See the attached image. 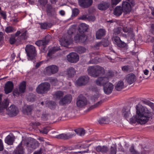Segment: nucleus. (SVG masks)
<instances>
[{
	"instance_id": "1",
	"label": "nucleus",
	"mask_w": 154,
	"mask_h": 154,
	"mask_svg": "<svg viewBox=\"0 0 154 154\" xmlns=\"http://www.w3.org/2000/svg\"><path fill=\"white\" fill-rule=\"evenodd\" d=\"M136 109L137 115L133 116L130 119L132 123H135L137 122L141 125L144 124L152 116V113L144 107H139L137 105Z\"/></svg>"
},
{
	"instance_id": "2",
	"label": "nucleus",
	"mask_w": 154,
	"mask_h": 154,
	"mask_svg": "<svg viewBox=\"0 0 154 154\" xmlns=\"http://www.w3.org/2000/svg\"><path fill=\"white\" fill-rule=\"evenodd\" d=\"M87 71L89 75L94 77L105 73L103 68L98 65L90 66L88 67Z\"/></svg>"
},
{
	"instance_id": "3",
	"label": "nucleus",
	"mask_w": 154,
	"mask_h": 154,
	"mask_svg": "<svg viewBox=\"0 0 154 154\" xmlns=\"http://www.w3.org/2000/svg\"><path fill=\"white\" fill-rule=\"evenodd\" d=\"M51 88V85L48 82H44L41 83L37 87V92L40 94L47 93Z\"/></svg>"
},
{
	"instance_id": "4",
	"label": "nucleus",
	"mask_w": 154,
	"mask_h": 154,
	"mask_svg": "<svg viewBox=\"0 0 154 154\" xmlns=\"http://www.w3.org/2000/svg\"><path fill=\"white\" fill-rule=\"evenodd\" d=\"M25 51L27 56L31 60H33L36 55L35 48L32 45H27L26 47Z\"/></svg>"
},
{
	"instance_id": "5",
	"label": "nucleus",
	"mask_w": 154,
	"mask_h": 154,
	"mask_svg": "<svg viewBox=\"0 0 154 154\" xmlns=\"http://www.w3.org/2000/svg\"><path fill=\"white\" fill-rule=\"evenodd\" d=\"M45 6V10L47 15L56 18V12L55 8L53 7L50 3L47 4Z\"/></svg>"
},
{
	"instance_id": "6",
	"label": "nucleus",
	"mask_w": 154,
	"mask_h": 154,
	"mask_svg": "<svg viewBox=\"0 0 154 154\" xmlns=\"http://www.w3.org/2000/svg\"><path fill=\"white\" fill-rule=\"evenodd\" d=\"M75 135V134L74 132H69L57 135L56 137L59 139L67 140L72 138Z\"/></svg>"
},
{
	"instance_id": "7",
	"label": "nucleus",
	"mask_w": 154,
	"mask_h": 154,
	"mask_svg": "<svg viewBox=\"0 0 154 154\" xmlns=\"http://www.w3.org/2000/svg\"><path fill=\"white\" fill-rule=\"evenodd\" d=\"M112 39L115 44L117 45L119 47L122 48H125L126 51L128 49L127 44L124 42L121 41L120 38L119 36H114Z\"/></svg>"
},
{
	"instance_id": "8",
	"label": "nucleus",
	"mask_w": 154,
	"mask_h": 154,
	"mask_svg": "<svg viewBox=\"0 0 154 154\" xmlns=\"http://www.w3.org/2000/svg\"><path fill=\"white\" fill-rule=\"evenodd\" d=\"M28 149H35L38 147L39 145V142L36 140L31 138L30 140L25 143Z\"/></svg>"
},
{
	"instance_id": "9",
	"label": "nucleus",
	"mask_w": 154,
	"mask_h": 154,
	"mask_svg": "<svg viewBox=\"0 0 154 154\" xmlns=\"http://www.w3.org/2000/svg\"><path fill=\"white\" fill-rule=\"evenodd\" d=\"M72 100V97L70 94H67L62 98L59 102L61 106H65L70 103Z\"/></svg>"
},
{
	"instance_id": "10",
	"label": "nucleus",
	"mask_w": 154,
	"mask_h": 154,
	"mask_svg": "<svg viewBox=\"0 0 154 154\" xmlns=\"http://www.w3.org/2000/svg\"><path fill=\"white\" fill-rule=\"evenodd\" d=\"M87 104V101L85 97L82 94H80L77 98V106L79 107H82L85 106Z\"/></svg>"
},
{
	"instance_id": "11",
	"label": "nucleus",
	"mask_w": 154,
	"mask_h": 154,
	"mask_svg": "<svg viewBox=\"0 0 154 154\" xmlns=\"http://www.w3.org/2000/svg\"><path fill=\"white\" fill-rule=\"evenodd\" d=\"M45 69L46 73L48 75H51L58 72V67L55 65H52L46 67Z\"/></svg>"
},
{
	"instance_id": "12",
	"label": "nucleus",
	"mask_w": 154,
	"mask_h": 154,
	"mask_svg": "<svg viewBox=\"0 0 154 154\" xmlns=\"http://www.w3.org/2000/svg\"><path fill=\"white\" fill-rule=\"evenodd\" d=\"M67 60L71 63H76L79 59V55L75 53L72 52L67 56Z\"/></svg>"
},
{
	"instance_id": "13",
	"label": "nucleus",
	"mask_w": 154,
	"mask_h": 154,
	"mask_svg": "<svg viewBox=\"0 0 154 154\" xmlns=\"http://www.w3.org/2000/svg\"><path fill=\"white\" fill-rule=\"evenodd\" d=\"M109 78L108 76L99 77L96 81V84L99 86H104L108 83Z\"/></svg>"
},
{
	"instance_id": "14",
	"label": "nucleus",
	"mask_w": 154,
	"mask_h": 154,
	"mask_svg": "<svg viewBox=\"0 0 154 154\" xmlns=\"http://www.w3.org/2000/svg\"><path fill=\"white\" fill-rule=\"evenodd\" d=\"M124 13L126 14H129L132 9L131 5L130 3L127 1H123L122 3V7H121Z\"/></svg>"
},
{
	"instance_id": "15",
	"label": "nucleus",
	"mask_w": 154,
	"mask_h": 154,
	"mask_svg": "<svg viewBox=\"0 0 154 154\" xmlns=\"http://www.w3.org/2000/svg\"><path fill=\"white\" fill-rule=\"evenodd\" d=\"M89 79L86 75L80 77L76 81V84L79 86L85 85L88 82Z\"/></svg>"
},
{
	"instance_id": "16",
	"label": "nucleus",
	"mask_w": 154,
	"mask_h": 154,
	"mask_svg": "<svg viewBox=\"0 0 154 154\" xmlns=\"http://www.w3.org/2000/svg\"><path fill=\"white\" fill-rule=\"evenodd\" d=\"M74 38V40L76 43H83L87 39V37L85 35L82 33L77 34Z\"/></svg>"
},
{
	"instance_id": "17",
	"label": "nucleus",
	"mask_w": 154,
	"mask_h": 154,
	"mask_svg": "<svg viewBox=\"0 0 154 154\" xmlns=\"http://www.w3.org/2000/svg\"><path fill=\"white\" fill-rule=\"evenodd\" d=\"M79 5L83 8H87L93 3V0H79Z\"/></svg>"
},
{
	"instance_id": "18",
	"label": "nucleus",
	"mask_w": 154,
	"mask_h": 154,
	"mask_svg": "<svg viewBox=\"0 0 154 154\" xmlns=\"http://www.w3.org/2000/svg\"><path fill=\"white\" fill-rule=\"evenodd\" d=\"M7 110L8 112V114L11 116H16L18 113V110L17 108L14 105H11Z\"/></svg>"
},
{
	"instance_id": "19",
	"label": "nucleus",
	"mask_w": 154,
	"mask_h": 154,
	"mask_svg": "<svg viewBox=\"0 0 154 154\" xmlns=\"http://www.w3.org/2000/svg\"><path fill=\"white\" fill-rule=\"evenodd\" d=\"M110 5V3L109 2L102 1L97 6L98 8L101 11H105L108 8Z\"/></svg>"
},
{
	"instance_id": "20",
	"label": "nucleus",
	"mask_w": 154,
	"mask_h": 154,
	"mask_svg": "<svg viewBox=\"0 0 154 154\" xmlns=\"http://www.w3.org/2000/svg\"><path fill=\"white\" fill-rule=\"evenodd\" d=\"M60 45L63 46L67 47L72 43L70 38H67V37H62L59 40Z\"/></svg>"
},
{
	"instance_id": "21",
	"label": "nucleus",
	"mask_w": 154,
	"mask_h": 154,
	"mask_svg": "<svg viewBox=\"0 0 154 154\" xmlns=\"http://www.w3.org/2000/svg\"><path fill=\"white\" fill-rule=\"evenodd\" d=\"M14 84L12 82L8 81L5 85L4 91L6 94H7L11 92L14 88Z\"/></svg>"
},
{
	"instance_id": "22",
	"label": "nucleus",
	"mask_w": 154,
	"mask_h": 154,
	"mask_svg": "<svg viewBox=\"0 0 154 154\" xmlns=\"http://www.w3.org/2000/svg\"><path fill=\"white\" fill-rule=\"evenodd\" d=\"M113 88V85L110 83H108L103 86L104 92L105 94L107 95L110 94L112 92Z\"/></svg>"
},
{
	"instance_id": "23",
	"label": "nucleus",
	"mask_w": 154,
	"mask_h": 154,
	"mask_svg": "<svg viewBox=\"0 0 154 154\" xmlns=\"http://www.w3.org/2000/svg\"><path fill=\"white\" fill-rule=\"evenodd\" d=\"M131 107L128 105L124 107L122 110V115L125 119L130 117L131 114L130 112Z\"/></svg>"
},
{
	"instance_id": "24",
	"label": "nucleus",
	"mask_w": 154,
	"mask_h": 154,
	"mask_svg": "<svg viewBox=\"0 0 154 154\" xmlns=\"http://www.w3.org/2000/svg\"><path fill=\"white\" fill-rule=\"evenodd\" d=\"M2 97V95L0 94V109L1 110L7 109L9 104V101L8 99H4L3 101H1Z\"/></svg>"
},
{
	"instance_id": "25",
	"label": "nucleus",
	"mask_w": 154,
	"mask_h": 154,
	"mask_svg": "<svg viewBox=\"0 0 154 154\" xmlns=\"http://www.w3.org/2000/svg\"><path fill=\"white\" fill-rule=\"evenodd\" d=\"M106 31L104 29H99L96 32V38L97 39H101L105 36L106 35Z\"/></svg>"
},
{
	"instance_id": "26",
	"label": "nucleus",
	"mask_w": 154,
	"mask_h": 154,
	"mask_svg": "<svg viewBox=\"0 0 154 154\" xmlns=\"http://www.w3.org/2000/svg\"><path fill=\"white\" fill-rule=\"evenodd\" d=\"M136 79V76L133 73L129 74L126 76V81L129 85L135 82Z\"/></svg>"
},
{
	"instance_id": "27",
	"label": "nucleus",
	"mask_w": 154,
	"mask_h": 154,
	"mask_svg": "<svg viewBox=\"0 0 154 154\" xmlns=\"http://www.w3.org/2000/svg\"><path fill=\"white\" fill-rule=\"evenodd\" d=\"M22 143L21 142L13 152V154H23L24 149L22 146Z\"/></svg>"
},
{
	"instance_id": "28",
	"label": "nucleus",
	"mask_w": 154,
	"mask_h": 154,
	"mask_svg": "<svg viewBox=\"0 0 154 154\" xmlns=\"http://www.w3.org/2000/svg\"><path fill=\"white\" fill-rule=\"evenodd\" d=\"M89 27L88 25L85 23H81L79 27V31L80 33H84L85 32H88Z\"/></svg>"
},
{
	"instance_id": "29",
	"label": "nucleus",
	"mask_w": 154,
	"mask_h": 154,
	"mask_svg": "<svg viewBox=\"0 0 154 154\" xmlns=\"http://www.w3.org/2000/svg\"><path fill=\"white\" fill-rule=\"evenodd\" d=\"M122 36L125 37L128 40L134 39L135 35L132 30H130L127 34H122Z\"/></svg>"
},
{
	"instance_id": "30",
	"label": "nucleus",
	"mask_w": 154,
	"mask_h": 154,
	"mask_svg": "<svg viewBox=\"0 0 154 154\" xmlns=\"http://www.w3.org/2000/svg\"><path fill=\"white\" fill-rule=\"evenodd\" d=\"M123 12L121 6H116L113 10V14L114 15L119 17L120 16Z\"/></svg>"
},
{
	"instance_id": "31",
	"label": "nucleus",
	"mask_w": 154,
	"mask_h": 154,
	"mask_svg": "<svg viewBox=\"0 0 154 154\" xmlns=\"http://www.w3.org/2000/svg\"><path fill=\"white\" fill-rule=\"evenodd\" d=\"M76 74L75 69L72 67H70L67 69L66 74L69 78L73 77Z\"/></svg>"
},
{
	"instance_id": "32",
	"label": "nucleus",
	"mask_w": 154,
	"mask_h": 154,
	"mask_svg": "<svg viewBox=\"0 0 154 154\" xmlns=\"http://www.w3.org/2000/svg\"><path fill=\"white\" fill-rule=\"evenodd\" d=\"M109 45V42L108 40H104L101 42L97 43L95 45V47L97 49H98L99 47L102 45L103 46L106 47L108 46Z\"/></svg>"
},
{
	"instance_id": "33",
	"label": "nucleus",
	"mask_w": 154,
	"mask_h": 154,
	"mask_svg": "<svg viewBox=\"0 0 154 154\" xmlns=\"http://www.w3.org/2000/svg\"><path fill=\"white\" fill-rule=\"evenodd\" d=\"M96 150L98 152H100L102 153H106L109 150L108 147L105 146H98L96 148Z\"/></svg>"
},
{
	"instance_id": "34",
	"label": "nucleus",
	"mask_w": 154,
	"mask_h": 154,
	"mask_svg": "<svg viewBox=\"0 0 154 154\" xmlns=\"http://www.w3.org/2000/svg\"><path fill=\"white\" fill-rule=\"evenodd\" d=\"M32 109V107L31 106H27L23 108V112L24 114L30 115L31 113Z\"/></svg>"
},
{
	"instance_id": "35",
	"label": "nucleus",
	"mask_w": 154,
	"mask_h": 154,
	"mask_svg": "<svg viewBox=\"0 0 154 154\" xmlns=\"http://www.w3.org/2000/svg\"><path fill=\"white\" fill-rule=\"evenodd\" d=\"M14 140V137L9 135H8L5 140V142L8 145H12Z\"/></svg>"
},
{
	"instance_id": "36",
	"label": "nucleus",
	"mask_w": 154,
	"mask_h": 154,
	"mask_svg": "<svg viewBox=\"0 0 154 154\" xmlns=\"http://www.w3.org/2000/svg\"><path fill=\"white\" fill-rule=\"evenodd\" d=\"M122 71L128 73L132 72L134 70L133 66L129 65H125L122 67Z\"/></svg>"
},
{
	"instance_id": "37",
	"label": "nucleus",
	"mask_w": 154,
	"mask_h": 154,
	"mask_svg": "<svg viewBox=\"0 0 154 154\" xmlns=\"http://www.w3.org/2000/svg\"><path fill=\"white\" fill-rule=\"evenodd\" d=\"M60 49V47H54L52 48L49 50L47 55L49 57H51L52 54L55 52Z\"/></svg>"
},
{
	"instance_id": "38",
	"label": "nucleus",
	"mask_w": 154,
	"mask_h": 154,
	"mask_svg": "<svg viewBox=\"0 0 154 154\" xmlns=\"http://www.w3.org/2000/svg\"><path fill=\"white\" fill-rule=\"evenodd\" d=\"M40 27L42 29H47L50 28L52 26L51 23L48 22L39 23Z\"/></svg>"
},
{
	"instance_id": "39",
	"label": "nucleus",
	"mask_w": 154,
	"mask_h": 154,
	"mask_svg": "<svg viewBox=\"0 0 154 154\" xmlns=\"http://www.w3.org/2000/svg\"><path fill=\"white\" fill-rule=\"evenodd\" d=\"M27 31L26 30L20 36L18 37L17 40L20 39V41L21 42L23 40H26L28 37Z\"/></svg>"
},
{
	"instance_id": "40",
	"label": "nucleus",
	"mask_w": 154,
	"mask_h": 154,
	"mask_svg": "<svg viewBox=\"0 0 154 154\" xmlns=\"http://www.w3.org/2000/svg\"><path fill=\"white\" fill-rule=\"evenodd\" d=\"M116 89L118 91H120L124 88V83L122 81H119L115 85Z\"/></svg>"
},
{
	"instance_id": "41",
	"label": "nucleus",
	"mask_w": 154,
	"mask_h": 154,
	"mask_svg": "<svg viewBox=\"0 0 154 154\" xmlns=\"http://www.w3.org/2000/svg\"><path fill=\"white\" fill-rule=\"evenodd\" d=\"M73 131L75 133V134L81 136L84 135L85 134V130L82 128H78L72 130V131Z\"/></svg>"
},
{
	"instance_id": "42",
	"label": "nucleus",
	"mask_w": 154,
	"mask_h": 154,
	"mask_svg": "<svg viewBox=\"0 0 154 154\" xmlns=\"http://www.w3.org/2000/svg\"><path fill=\"white\" fill-rule=\"evenodd\" d=\"M26 88V82L23 81L20 83L19 86V91L21 93L24 92Z\"/></svg>"
},
{
	"instance_id": "43",
	"label": "nucleus",
	"mask_w": 154,
	"mask_h": 154,
	"mask_svg": "<svg viewBox=\"0 0 154 154\" xmlns=\"http://www.w3.org/2000/svg\"><path fill=\"white\" fill-rule=\"evenodd\" d=\"M122 28L121 27H119L114 29V34L115 35H118L120 36H122Z\"/></svg>"
},
{
	"instance_id": "44",
	"label": "nucleus",
	"mask_w": 154,
	"mask_h": 154,
	"mask_svg": "<svg viewBox=\"0 0 154 154\" xmlns=\"http://www.w3.org/2000/svg\"><path fill=\"white\" fill-rule=\"evenodd\" d=\"M109 120V119L108 118L103 117L99 119L98 122L101 125L102 124H107L108 123Z\"/></svg>"
},
{
	"instance_id": "45",
	"label": "nucleus",
	"mask_w": 154,
	"mask_h": 154,
	"mask_svg": "<svg viewBox=\"0 0 154 154\" xmlns=\"http://www.w3.org/2000/svg\"><path fill=\"white\" fill-rule=\"evenodd\" d=\"M76 50L77 52L80 54H81L85 52L86 49L84 47L79 46L76 48Z\"/></svg>"
},
{
	"instance_id": "46",
	"label": "nucleus",
	"mask_w": 154,
	"mask_h": 154,
	"mask_svg": "<svg viewBox=\"0 0 154 154\" xmlns=\"http://www.w3.org/2000/svg\"><path fill=\"white\" fill-rule=\"evenodd\" d=\"M142 101L143 103L149 106L152 109H153V108H154V103L151 102L150 101L145 99L143 100H142Z\"/></svg>"
},
{
	"instance_id": "47",
	"label": "nucleus",
	"mask_w": 154,
	"mask_h": 154,
	"mask_svg": "<svg viewBox=\"0 0 154 154\" xmlns=\"http://www.w3.org/2000/svg\"><path fill=\"white\" fill-rule=\"evenodd\" d=\"M100 59L98 57H95L94 59L91 60L88 62V64H97L100 62Z\"/></svg>"
},
{
	"instance_id": "48",
	"label": "nucleus",
	"mask_w": 154,
	"mask_h": 154,
	"mask_svg": "<svg viewBox=\"0 0 154 154\" xmlns=\"http://www.w3.org/2000/svg\"><path fill=\"white\" fill-rule=\"evenodd\" d=\"M56 106V103L53 101H51L48 104V107L51 109H54Z\"/></svg>"
},
{
	"instance_id": "49",
	"label": "nucleus",
	"mask_w": 154,
	"mask_h": 154,
	"mask_svg": "<svg viewBox=\"0 0 154 154\" xmlns=\"http://www.w3.org/2000/svg\"><path fill=\"white\" fill-rule=\"evenodd\" d=\"M103 101L102 100H101L100 101L97 102L96 104L94 105H92L91 107H90L88 109V111H90L92 109L96 108L99 106H100L103 103Z\"/></svg>"
},
{
	"instance_id": "50",
	"label": "nucleus",
	"mask_w": 154,
	"mask_h": 154,
	"mask_svg": "<svg viewBox=\"0 0 154 154\" xmlns=\"http://www.w3.org/2000/svg\"><path fill=\"white\" fill-rule=\"evenodd\" d=\"M51 37L49 35H47L45 38L42 40H44V42L45 46L47 45L49 41L51 39Z\"/></svg>"
},
{
	"instance_id": "51",
	"label": "nucleus",
	"mask_w": 154,
	"mask_h": 154,
	"mask_svg": "<svg viewBox=\"0 0 154 154\" xmlns=\"http://www.w3.org/2000/svg\"><path fill=\"white\" fill-rule=\"evenodd\" d=\"M35 96L32 94H29L27 97V100L29 102H33L35 100Z\"/></svg>"
},
{
	"instance_id": "52",
	"label": "nucleus",
	"mask_w": 154,
	"mask_h": 154,
	"mask_svg": "<svg viewBox=\"0 0 154 154\" xmlns=\"http://www.w3.org/2000/svg\"><path fill=\"white\" fill-rule=\"evenodd\" d=\"M15 30L12 26H8L5 29V31L7 33H11L15 31Z\"/></svg>"
},
{
	"instance_id": "53",
	"label": "nucleus",
	"mask_w": 154,
	"mask_h": 154,
	"mask_svg": "<svg viewBox=\"0 0 154 154\" xmlns=\"http://www.w3.org/2000/svg\"><path fill=\"white\" fill-rule=\"evenodd\" d=\"M43 40L36 41L35 42V44L38 46H45Z\"/></svg>"
},
{
	"instance_id": "54",
	"label": "nucleus",
	"mask_w": 154,
	"mask_h": 154,
	"mask_svg": "<svg viewBox=\"0 0 154 154\" xmlns=\"http://www.w3.org/2000/svg\"><path fill=\"white\" fill-rule=\"evenodd\" d=\"M116 148L114 145L113 146H111L110 148V153L111 154H116Z\"/></svg>"
},
{
	"instance_id": "55",
	"label": "nucleus",
	"mask_w": 154,
	"mask_h": 154,
	"mask_svg": "<svg viewBox=\"0 0 154 154\" xmlns=\"http://www.w3.org/2000/svg\"><path fill=\"white\" fill-rule=\"evenodd\" d=\"M79 13V10L77 8H75L72 10V16H76Z\"/></svg>"
},
{
	"instance_id": "56",
	"label": "nucleus",
	"mask_w": 154,
	"mask_h": 154,
	"mask_svg": "<svg viewBox=\"0 0 154 154\" xmlns=\"http://www.w3.org/2000/svg\"><path fill=\"white\" fill-rule=\"evenodd\" d=\"M63 94L62 92L60 91H57L55 93V95L57 98L58 99L62 97Z\"/></svg>"
},
{
	"instance_id": "57",
	"label": "nucleus",
	"mask_w": 154,
	"mask_h": 154,
	"mask_svg": "<svg viewBox=\"0 0 154 154\" xmlns=\"http://www.w3.org/2000/svg\"><path fill=\"white\" fill-rule=\"evenodd\" d=\"M122 0H111V4L113 6H116Z\"/></svg>"
},
{
	"instance_id": "58",
	"label": "nucleus",
	"mask_w": 154,
	"mask_h": 154,
	"mask_svg": "<svg viewBox=\"0 0 154 154\" xmlns=\"http://www.w3.org/2000/svg\"><path fill=\"white\" fill-rule=\"evenodd\" d=\"M38 2L40 5L45 6L48 2V0H38Z\"/></svg>"
},
{
	"instance_id": "59",
	"label": "nucleus",
	"mask_w": 154,
	"mask_h": 154,
	"mask_svg": "<svg viewBox=\"0 0 154 154\" xmlns=\"http://www.w3.org/2000/svg\"><path fill=\"white\" fill-rule=\"evenodd\" d=\"M130 151L132 153V154H137V152L135 150L134 146L132 145L129 149Z\"/></svg>"
},
{
	"instance_id": "60",
	"label": "nucleus",
	"mask_w": 154,
	"mask_h": 154,
	"mask_svg": "<svg viewBox=\"0 0 154 154\" xmlns=\"http://www.w3.org/2000/svg\"><path fill=\"white\" fill-rule=\"evenodd\" d=\"M48 80H49L50 82L52 85H55V83L56 82V80L54 79H53L51 78H49L48 79Z\"/></svg>"
},
{
	"instance_id": "61",
	"label": "nucleus",
	"mask_w": 154,
	"mask_h": 154,
	"mask_svg": "<svg viewBox=\"0 0 154 154\" xmlns=\"http://www.w3.org/2000/svg\"><path fill=\"white\" fill-rule=\"evenodd\" d=\"M122 30L125 32L128 33L130 30H132V29L129 27H128L127 26H124L123 27Z\"/></svg>"
},
{
	"instance_id": "62",
	"label": "nucleus",
	"mask_w": 154,
	"mask_h": 154,
	"mask_svg": "<svg viewBox=\"0 0 154 154\" xmlns=\"http://www.w3.org/2000/svg\"><path fill=\"white\" fill-rule=\"evenodd\" d=\"M16 40L14 37H11L10 38L9 42L11 44H13L16 41Z\"/></svg>"
},
{
	"instance_id": "63",
	"label": "nucleus",
	"mask_w": 154,
	"mask_h": 154,
	"mask_svg": "<svg viewBox=\"0 0 154 154\" xmlns=\"http://www.w3.org/2000/svg\"><path fill=\"white\" fill-rule=\"evenodd\" d=\"M99 95L98 94H96L93 95L91 97V99L94 101L96 100H97L98 98H99Z\"/></svg>"
},
{
	"instance_id": "64",
	"label": "nucleus",
	"mask_w": 154,
	"mask_h": 154,
	"mask_svg": "<svg viewBox=\"0 0 154 154\" xmlns=\"http://www.w3.org/2000/svg\"><path fill=\"white\" fill-rule=\"evenodd\" d=\"M95 20V17L94 16H88V20L89 21H94Z\"/></svg>"
}]
</instances>
